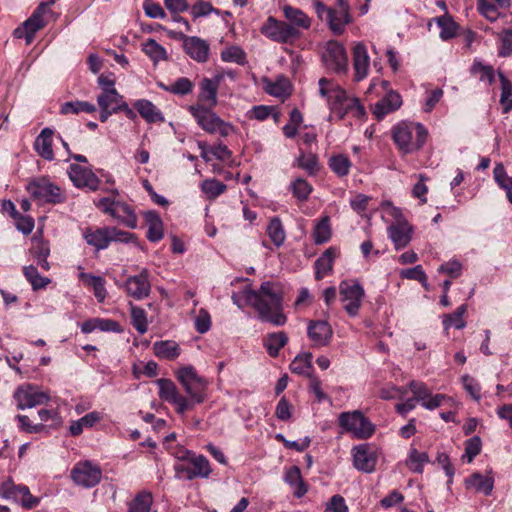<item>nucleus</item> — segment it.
<instances>
[{"mask_svg": "<svg viewBox=\"0 0 512 512\" xmlns=\"http://www.w3.org/2000/svg\"><path fill=\"white\" fill-rule=\"evenodd\" d=\"M14 398L17 401L18 409L21 410L45 404L50 399L46 392L31 385L19 387L14 393Z\"/></svg>", "mask_w": 512, "mask_h": 512, "instance_id": "nucleus-15", "label": "nucleus"}, {"mask_svg": "<svg viewBox=\"0 0 512 512\" xmlns=\"http://www.w3.org/2000/svg\"><path fill=\"white\" fill-rule=\"evenodd\" d=\"M189 111L198 125L208 133L227 137L234 131V127L230 123L223 121L211 108L196 104L189 106Z\"/></svg>", "mask_w": 512, "mask_h": 512, "instance_id": "nucleus-5", "label": "nucleus"}, {"mask_svg": "<svg viewBox=\"0 0 512 512\" xmlns=\"http://www.w3.org/2000/svg\"><path fill=\"white\" fill-rule=\"evenodd\" d=\"M328 165L338 177H345L349 174L352 163L348 156L337 154L329 158Z\"/></svg>", "mask_w": 512, "mask_h": 512, "instance_id": "nucleus-40", "label": "nucleus"}, {"mask_svg": "<svg viewBox=\"0 0 512 512\" xmlns=\"http://www.w3.org/2000/svg\"><path fill=\"white\" fill-rule=\"evenodd\" d=\"M0 497L19 502L24 508L31 509L39 504V498L34 497L27 486L15 485L7 480L0 485Z\"/></svg>", "mask_w": 512, "mask_h": 512, "instance_id": "nucleus-14", "label": "nucleus"}, {"mask_svg": "<svg viewBox=\"0 0 512 512\" xmlns=\"http://www.w3.org/2000/svg\"><path fill=\"white\" fill-rule=\"evenodd\" d=\"M97 103L98 106H105L118 112L123 103V97L116 90H109L98 95Z\"/></svg>", "mask_w": 512, "mask_h": 512, "instance_id": "nucleus-44", "label": "nucleus"}, {"mask_svg": "<svg viewBox=\"0 0 512 512\" xmlns=\"http://www.w3.org/2000/svg\"><path fill=\"white\" fill-rule=\"evenodd\" d=\"M465 486L467 489L474 490L475 492L490 495L494 488V478L491 475L473 473L465 479Z\"/></svg>", "mask_w": 512, "mask_h": 512, "instance_id": "nucleus-26", "label": "nucleus"}, {"mask_svg": "<svg viewBox=\"0 0 512 512\" xmlns=\"http://www.w3.org/2000/svg\"><path fill=\"white\" fill-rule=\"evenodd\" d=\"M145 220L148 225L147 238L151 242H158L163 238V222L154 211L145 213Z\"/></svg>", "mask_w": 512, "mask_h": 512, "instance_id": "nucleus-31", "label": "nucleus"}, {"mask_svg": "<svg viewBox=\"0 0 512 512\" xmlns=\"http://www.w3.org/2000/svg\"><path fill=\"white\" fill-rule=\"evenodd\" d=\"M153 497L150 492L138 493L128 505V512H150Z\"/></svg>", "mask_w": 512, "mask_h": 512, "instance_id": "nucleus-41", "label": "nucleus"}, {"mask_svg": "<svg viewBox=\"0 0 512 512\" xmlns=\"http://www.w3.org/2000/svg\"><path fill=\"white\" fill-rule=\"evenodd\" d=\"M494 180L500 188L506 191L507 198L512 204V176H508L504 165L497 163L493 170Z\"/></svg>", "mask_w": 512, "mask_h": 512, "instance_id": "nucleus-37", "label": "nucleus"}, {"mask_svg": "<svg viewBox=\"0 0 512 512\" xmlns=\"http://www.w3.org/2000/svg\"><path fill=\"white\" fill-rule=\"evenodd\" d=\"M95 111L96 106L86 101L66 102L61 106V113L64 115L79 114L81 112L93 113Z\"/></svg>", "mask_w": 512, "mask_h": 512, "instance_id": "nucleus-48", "label": "nucleus"}, {"mask_svg": "<svg viewBox=\"0 0 512 512\" xmlns=\"http://www.w3.org/2000/svg\"><path fill=\"white\" fill-rule=\"evenodd\" d=\"M27 190L39 204H58L65 201L61 189L46 178L34 179L28 184Z\"/></svg>", "mask_w": 512, "mask_h": 512, "instance_id": "nucleus-7", "label": "nucleus"}, {"mask_svg": "<svg viewBox=\"0 0 512 512\" xmlns=\"http://www.w3.org/2000/svg\"><path fill=\"white\" fill-rule=\"evenodd\" d=\"M481 452V439L478 436H474L466 441L465 454L468 458V462H471Z\"/></svg>", "mask_w": 512, "mask_h": 512, "instance_id": "nucleus-64", "label": "nucleus"}, {"mask_svg": "<svg viewBox=\"0 0 512 512\" xmlns=\"http://www.w3.org/2000/svg\"><path fill=\"white\" fill-rule=\"evenodd\" d=\"M291 190L298 200H306L312 192V186L303 178H298L291 183Z\"/></svg>", "mask_w": 512, "mask_h": 512, "instance_id": "nucleus-55", "label": "nucleus"}, {"mask_svg": "<svg viewBox=\"0 0 512 512\" xmlns=\"http://www.w3.org/2000/svg\"><path fill=\"white\" fill-rule=\"evenodd\" d=\"M461 382L463 384L466 392L475 400L480 401L481 399V386L477 382V380L471 377L468 374H465L461 377Z\"/></svg>", "mask_w": 512, "mask_h": 512, "instance_id": "nucleus-57", "label": "nucleus"}, {"mask_svg": "<svg viewBox=\"0 0 512 512\" xmlns=\"http://www.w3.org/2000/svg\"><path fill=\"white\" fill-rule=\"evenodd\" d=\"M322 61L325 67L335 73H346L348 69V56L345 48L337 41H328L322 52Z\"/></svg>", "mask_w": 512, "mask_h": 512, "instance_id": "nucleus-10", "label": "nucleus"}, {"mask_svg": "<svg viewBox=\"0 0 512 512\" xmlns=\"http://www.w3.org/2000/svg\"><path fill=\"white\" fill-rule=\"evenodd\" d=\"M477 8L479 13L491 22L496 21L499 17L496 6L487 0H477Z\"/></svg>", "mask_w": 512, "mask_h": 512, "instance_id": "nucleus-61", "label": "nucleus"}, {"mask_svg": "<svg viewBox=\"0 0 512 512\" xmlns=\"http://www.w3.org/2000/svg\"><path fill=\"white\" fill-rule=\"evenodd\" d=\"M183 40V48L185 52L195 61L204 63L209 58V43L197 36H187L180 34Z\"/></svg>", "mask_w": 512, "mask_h": 512, "instance_id": "nucleus-17", "label": "nucleus"}, {"mask_svg": "<svg viewBox=\"0 0 512 512\" xmlns=\"http://www.w3.org/2000/svg\"><path fill=\"white\" fill-rule=\"evenodd\" d=\"M143 52L154 62L165 61L168 59L166 49L157 43L154 39H148L143 43Z\"/></svg>", "mask_w": 512, "mask_h": 512, "instance_id": "nucleus-42", "label": "nucleus"}, {"mask_svg": "<svg viewBox=\"0 0 512 512\" xmlns=\"http://www.w3.org/2000/svg\"><path fill=\"white\" fill-rule=\"evenodd\" d=\"M500 46L498 55L501 57H508L512 55V29L503 30L499 34Z\"/></svg>", "mask_w": 512, "mask_h": 512, "instance_id": "nucleus-58", "label": "nucleus"}, {"mask_svg": "<svg viewBox=\"0 0 512 512\" xmlns=\"http://www.w3.org/2000/svg\"><path fill=\"white\" fill-rule=\"evenodd\" d=\"M101 416L99 412L93 411L82 418L73 421L70 425L69 431L72 436H78L83 432L84 428L92 427L95 423L100 421Z\"/></svg>", "mask_w": 512, "mask_h": 512, "instance_id": "nucleus-39", "label": "nucleus"}, {"mask_svg": "<svg viewBox=\"0 0 512 512\" xmlns=\"http://www.w3.org/2000/svg\"><path fill=\"white\" fill-rule=\"evenodd\" d=\"M71 478L79 486L92 488L101 481L102 471L97 464L83 461L75 464L71 470Z\"/></svg>", "mask_w": 512, "mask_h": 512, "instance_id": "nucleus-12", "label": "nucleus"}, {"mask_svg": "<svg viewBox=\"0 0 512 512\" xmlns=\"http://www.w3.org/2000/svg\"><path fill=\"white\" fill-rule=\"evenodd\" d=\"M154 354L163 359L174 360L180 354L179 345L174 341H158L153 344Z\"/></svg>", "mask_w": 512, "mask_h": 512, "instance_id": "nucleus-34", "label": "nucleus"}, {"mask_svg": "<svg viewBox=\"0 0 512 512\" xmlns=\"http://www.w3.org/2000/svg\"><path fill=\"white\" fill-rule=\"evenodd\" d=\"M242 294L245 301L258 312L260 320L275 326H283L286 323L282 290L277 283L263 282L258 291L246 288Z\"/></svg>", "mask_w": 512, "mask_h": 512, "instance_id": "nucleus-1", "label": "nucleus"}, {"mask_svg": "<svg viewBox=\"0 0 512 512\" xmlns=\"http://www.w3.org/2000/svg\"><path fill=\"white\" fill-rule=\"evenodd\" d=\"M392 216L396 221L388 227L387 232L395 246V249L400 250L410 243L413 228L405 219L402 218L401 211L399 209L393 208Z\"/></svg>", "mask_w": 512, "mask_h": 512, "instance_id": "nucleus-13", "label": "nucleus"}, {"mask_svg": "<svg viewBox=\"0 0 512 512\" xmlns=\"http://www.w3.org/2000/svg\"><path fill=\"white\" fill-rule=\"evenodd\" d=\"M54 3L53 0L49 2H42L39 6L33 11L32 15L24 21L25 26L29 31L28 36V45L32 43L36 32L44 28L47 24L45 17L48 14H51L50 6Z\"/></svg>", "mask_w": 512, "mask_h": 512, "instance_id": "nucleus-19", "label": "nucleus"}, {"mask_svg": "<svg viewBox=\"0 0 512 512\" xmlns=\"http://www.w3.org/2000/svg\"><path fill=\"white\" fill-rule=\"evenodd\" d=\"M221 59L225 62L243 65L245 63V53L238 46H230L221 52Z\"/></svg>", "mask_w": 512, "mask_h": 512, "instance_id": "nucleus-56", "label": "nucleus"}, {"mask_svg": "<svg viewBox=\"0 0 512 512\" xmlns=\"http://www.w3.org/2000/svg\"><path fill=\"white\" fill-rule=\"evenodd\" d=\"M193 83L186 77L178 78L173 84L169 85L170 93L175 95H187L193 90Z\"/></svg>", "mask_w": 512, "mask_h": 512, "instance_id": "nucleus-59", "label": "nucleus"}, {"mask_svg": "<svg viewBox=\"0 0 512 512\" xmlns=\"http://www.w3.org/2000/svg\"><path fill=\"white\" fill-rule=\"evenodd\" d=\"M319 93L322 97L327 98L328 101L333 100L337 104H341L346 100V92L327 78L319 80Z\"/></svg>", "mask_w": 512, "mask_h": 512, "instance_id": "nucleus-28", "label": "nucleus"}, {"mask_svg": "<svg viewBox=\"0 0 512 512\" xmlns=\"http://www.w3.org/2000/svg\"><path fill=\"white\" fill-rule=\"evenodd\" d=\"M339 293L344 310L351 317L357 316L365 296L361 284L354 279L343 280L339 284Z\"/></svg>", "mask_w": 512, "mask_h": 512, "instance_id": "nucleus-6", "label": "nucleus"}, {"mask_svg": "<svg viewBox=\"0 0 512 512\" xmlns=\"http://www.w3.org/2000/svg\"><path fill=\"white\" fill-rule=\"evenodd\" d=\"M54 132L50 128H44L37 136L34 148L36 152L45 160H52L54 153L52 149V136Z\"/></svg>", "mask_w": 512, "mask_h": 512, "instance_id": "nucleus-29", "label": "nucleus"}, {"mask_svg": "<svg viewBox=\"0 0 512 512\" xmlns=\"http://www.w3.org/2000/svg\"><path fill=\"white\" fill-rule=\"evenodd\" d=\"M349 21V13L346 11V8L344 7L343 9L339 10L334 9V15H332V17H329L327 23L329 24V27L334 34L340 35L344 31V28L349 23Z\"/></svg>", "mask_w": 512, "mask_h": 512, "instance_id": "nucleus-43", "label": "nucleus"}, {"mask_svg": "<svg viewBox=\"0 0 512 512\" xmlns=\"http://www.w3.org/2000/svg\"><path fill=\"white\" fill-rule=\"evenodd\" d=\"M32 253L37 264L45 271H48L50 269V264L47 260L50 254L49 246L46 243L39 242L35 247H33Z\"/></svg>", "mask_w": 512, "mask_h": 512, "instance_id": "nucleus-54", "label": "nucleus"}, {"mask_svg": "<svg viewBox=\"0 0 512 512\" xmlns=\"http://www.w3.org/2000/svg\"><path fill=\"white\" fill-rule=\"evenodd\" d=\"M23 274L27 281L31 284L33 290L45 288L49 283L50 279L43 277L38 273L35 266L29 265L23 268Z\"/></svg>", "mask_w": 512, "mask_h": 512, "instance_id": "nucleus-47", "label": "nucleus"}, {"mask_svg": "<svg viewBox=\"0 0 512 512\" xmlns=\"http://www.w3.org/2000/svg\"><path fill=\"white\" fill-rule=\"evenodd\" d=\"M312 357V353L310 352L297 355L290 364L291 372L298 375L311 377Z\"/></svg>", "mask_w": 512, "mask_h": 512, "instance_id": "nucleus-35", "label": "nucleus"}, {"mask_svg": "<svg viewBox=\"0 0 512 512\" xmlns=\"http://www.w3.org/2000/svg\"><path fill=\"white\" fill-rule=\"evenodd\" d=\"M266 233L276 247L282 246L286 239L284 227L278 217L270 219L266 228Z\"/></svg>", "mask_w": 512, "mask_h": 512, "instance_id": "nucleus-36", "label": "nucleus"}, {"mask_svg": "<svg viewBox=\"0 0 512 512\" xmlns=\"http://www.w3.org/2000/svg\"><path fill=\"white\" fill-rule=\"evenodd\" d=\"M339 424L358 439L369 438L375 430L374 425L358 410L341 413Z\"/></svg>", "mask_w": 512, "mask_h": 512, "instance_id": "nucleus-8", "label": "nucleus"}, {"mask_svg": "<svg viewBox=\"0 0 512 512\" xmlns=\"http://www.w3.org/2000/svg\"><path fill=\"white\" fill-rule=\"evenodd\" d=\"M68 175L74 185L78 188L87 187L95 191L99 187L100 180L88 168L82 167L78 164H71L68 170Z\"/></svg>", "mask_w": 512, "mask_h": 512, "instance_id": "nucleus-18", "label": "nucleus"}, {"mask_svg": "<svg viewBox=\"0 0 512 512\" xmlns=\"http://www.w3.org/2000/svg\"><path fill=\"white\" fill-rule=\"evenodd\" d=\"M335 255L336 250L330 247L315 261V278L317 280H321L332 270Z\"/></svg>", "mask_w": 512, "mask_h": 512, "instance_id": "nucleus-32", "label": "nucleus"}, {"mask_svg": "<svg viewBox=\"0 0 512 512\" xmlns=\"http://www.w3.org/2000/svg\"><path fill=\"white\" fill-rule=\"evenodd\" d=\"M401 276L406 279H412V280H417V281L421 282L422 285L424 286V288L426 290H428V285L426 282L427 276L420 265H417L413 268L403 270L401 272Z\"/></svg>", "mask_w": 512, "mask_h": 512, "instance_id": "nucleus-62", "label": "nucleus"}, {"mask_svg": "<svg viewBox=\"0 0 512 512\" xmlns=\"http://www.w3.org/2000/svg\"><path fill=\"white\" fill-rule=\"evenodd\" d=\"M131 319L132 325L134 326L138 333L144 334L147 332L148 323L146 312L144 309L131 305Z\"/></svg>", "mask_w": 512, "mask_h": 512, "instance_id": "nucleus-51", "label": "nucleus"}, {"mask_svg": "<svg viewBox=\"0 0 512 512\" xmlns=\"http://www.w3.org/2000/svg\"><path fill=\"white\" fill-rule=\"evenodd\" d=\"M134 108L148 123H161L165 120L162 112L149 100L141 99L136 101Z\"/></svg>", "mask_w": 512, "mask_h": 512, "instance_id": "nucleus-27", "label": "nucleus"}, {"mask_svg": "<svg viewBox=\"0 0 512 512\" xmlns=\"http://www.w3.org/2000/svg\"><path fill=\"white\" fill-rule=\"evenodd\" d=\"M187 454L191 455V457H189V462L193 466V469L196 471L198 477L207 478L211 473L208 459L203 455L196 456L190 452H187Z\"/></svg>", "mask_w": 512, "mask_h": 512, "instance_id": "nucleus-50", "label": "nucleus"}, {"mask_svg": "<svg viewBox=\"0 0 512 512\" xmlns=\"http://www.w3.org/2000/svg\"><path fill=\"white\" fill-rule=\"evenodd\" d=\"M429 462V456L426 452H420L416 448L409 450L408 457L406 459V466L414 473H422L423 467Z\"/></svg>", "mask_w": 512, "mask_h": 512, "instance_id": "nucleus-38", "label": "nucleus"}, {"mask_svg": "<svg viewBox=\"0 0 512 512\" xmlns=\"http://www.w3.org/2000/svg\"><path fill=\"white\" fill-rule=\"evenodd\" d=\"M401 105L402 98L400 94L395 91H390L375 104L373 113L378 119H382L388 113L400 108Z\"/></svg>", "mask_w": 512, "mask_h": 512, "instance_id": "nucleus-25", "label": "nucleus"}, {"mask_svg": "<svg viewBox=\"0 0 512 512\" xmlns=\"http://www.w3.org/2000/svg\"><path fill=\"white\" fill-rule=\"evenodd\" d=\"M260 32L272 41L282 44L292 43L300 37V33L295 32L292 26H288L286 22L272 16H269L263 23Z\"/></svg>", "mask_w": 512, "mask_h": 512, "instance_id": "nucleus-9", "label": "nucleus"}, {"mask_svg": "<svg viewBox=\"0 0 512 512\" xmlns=\"http://www.w3.org/2000/svg\"><path fill=\"white\" fill-rule=\"evenodd\" d=\"M498 76L501 82L500 103L503 106V112L508 113L512 109V83L502 71H498Z\"/></svg>", "mask_w": 512, "mask_h": 512, "instance_id": "nucleus-45", "label": "nucleus"}, {"mask_svg": "<svg viewBox=\"0 0 512 512\" xmlns=\"http://www.w3.org/2000/svg\"><path fill=\"white\" fill-rule=\"evenodd\" d=\"M111 217L120 221L129 228L133 229L137 226V217L133 209L124 202L116 201Z\"/></svg>", "mask_w": 512, "mask_h": 512, "instance_id": "nucleus-30", "label": "nucleus"}, {"mask_svg": "<svg viewBox=\"0 0 512 512\" xmlns=\"http://www.w3.org/2000/svg\"><path fill=\"white\" fill-rule=\"evenodd\" d=\"M409 389L414 395L413 399L420 401L421 403L430 397L431 392L423 382L411 381L409 383Z\"/></svg>", "mask_w": 512, "mask_h": 512, "instance_id": "nucleus-63", "label": "nucleus"}, {"mask_svg": "<svg viewBox=\"0 0 512 512\" xmlns=\"http://www.w3.org/2000/svg\"><path fill=\"white\" fill-rule=\"evenodd\" d=\"M370 58L367 48L364 44L358 43L353 49V67L355 70V79L360 81L368 75Z\"/></svg>", "mask_w": 512, "mask_h": 512, "instance_id": "nucleus-24", "label": "nucleus"}, {"mask_svg": "<svg viewBox=\"0 0 512 512\" xmlns=\"http://www.w3.org/2000/svg\"><path fill=\"white\" fill-rule=\"evenodd\" d=\"M307 333L314 346L323 347L330 342L333 330L327 321L318 320L310 322Z\"/></svg>", "mask_w": 512, "mask_h": 512, "instance_id": "nucleus-22", "label": "nucleus"}, {"mask_svg": "<svg viewBox=\"0 0 512 512\" xmlns=\"http://www.w3.org/2000/svg\"><path fill=\"white\" fill-rule=\"evenodd\" d=\"M222 76L214 78H204L199 84L198 101L204 103L208 108H213L218 104L217 92Z\"/></svg>", "mask_w": 512, "mask_h": 512, "instance_id": "nucleus-21", "label": "nucleus"}, {"mask_svg": "<svg viewBox=\"0 0 512 512\" xmlns=\"http://www.w3.org/2000/svg\"><path fill=\"white\" fill-rule=\"evenodd\" d=\"M288 342L285 332H275L268 334L264 339V346L271 357H277L281 348Z\"/></svg>", "mask_w": 512, "mask_h": 512, "instance_id": "nucleus-33", "label": "nucleus"}, {"mask_svg": "<svg viewBox=\"0 0 512 512\" xmlns=\"http://www.w3.org/2000/svg\"><path fill=\"white\" fill-rule=\"evenodd\" d=\"M176 379L187 393V401L190 403V410L196 404H201L207 397L208 381L200 376L193 366H183L176 373Z\"/></svg>", "mask_w": 512, "mask_h": 512, "instance_id": "nucleus-2", "label": "nucleus"}, {"mask_svg": "<svg viewBox=\"0 0 512 512\" xmlns=\"http://www.w3.org/2000/svg\"><path fill=\"white\" fill-rule=\"evenodd\" d=\"M427 134V130L420 123H400L393 129V139L404 154L420 150L426 142Z\"/></svg>", "mask_w": 512, "mask_h": 512, "instance_id": "nucleus-3", "label": "nucleus"}, {"mask_svg": "<svg viewBox=\"0 0 512 512\" xmlns=\"http://www.w3.org/2000/svg\"><path fill=\"white\" fill-rule=\"evenodd\" d=\"M285 481L296 487L295 495L302 497L307 492V487L301 478V471L297 466L291 467L285 474Z\"/></svg>", "mask_w": 512, "mask_h": 512, "instance_id": "nucleus-46", "label": "nucleus"}, {"mask_svg": "<svg viewBox=\"0 0 512 512\" xmlns=\"http://www.w3.org/2000/svg\"><path fill=\"white\" fill-rule=\"evenodd\" d=\"M471 72L473 74H480L481 81H488L489 84H492L494 81V69L490 65H484L481 62L475 61L471 67Z\"/></svg>", "mask_w": 512, "mask_h": 512, "instance_id": "nucleus-60", "label": "nucleus"}, {"mask_svg": "<svg viewBox=\"0 0 512 512\" xmlns=\"http://www.w3.org/2000/svg\"><path fill=\"white\" fill-rule=\"evenodd\" d=\"M128 296L142 300L149 296L151 284L149 282V271L143 268L138 275L130 276L124 284Z\"/></svg>", "mask_w": 512, "mask_h": 512, "instance_id": "nucleus-16", "label": "nucleus"}, {"mask_svg": "<svg viewBox=\"0 0 512 512\" xmlns=\"http://www.w3.org/2000/svg\"><path fill=\"white\" fill-rule=\"evenodd\" d=\"M331 237V229L329 224V218L323 217L316 225L314 230V241L316 244H323L327 242Z\"/></svg>", "mask_w": 512, "mask_h": 512, "instance_id": "nucleus-53", "label": "nucleus"}, {"mask_svg": "<svg viewBox=\"0 0 512 512\" xmlns=\"http://www.w3.org/2000/svg\"><path fill=\"white\" fill-rule=\"evenodd\" d=\"M283 15L288 26H292L295 32L301 34V30H307L311 26V18L301 9L291 5L282 7Z\"/></svg>", "mask_w": 512, "mask_h": 512, "instance_id": "nucleus-23", "label": "nucleus"}, {"mask_svg": "<svg viewBox=\"0 0 512 512\" xmlns=\"http://www.w3.org/2000/svg\"><path fill=\"white\" fill-rule=\"evenodd\" d=\"M83 238L88 245L99 251L106 249L111 242L128 243L134 239V234L116 227H88L83 231Z\"/></svg>", "mask_w": 512, "mask_h": 512, "instance_id": "nucleus-4", "label": "nucleus"}, {"mask_svg": "<svg viewBox=\"0 0 512 512\" xmlns=\"http://www.w3.org/2000/svg\"><path fill=\"white\" fill-rule=\"evenodd\" d=\"M353 463L356 469L370 473L374 471L377 463L375 450L367 445L361 444L353 448Z\"/></svg>", "mask_w": 512, "mask_h": 512, "instance_id": "nucleus-20", "label": "nucleus"}, {"mask_svg": "<svg viewBox=\"0 0 512 512\" xmlns=\"http://www.w3.org/2000/svg\"><path fill=\"white\" fill-rule=\"evenodd\" d=\"M159 387V397L175 407V411L183 415L190 410L187 397L182 395L175 383L170 379L160 378L156 380Z\"/></svg>", "mask_w": 512, "mask_h": 512, "instance_id": "nucleus-11", "label": "nucleus"}, {"mask_svg": "<svg viewBox=\"0 0 512 512\" xmlns=\"http://www.w3.org/2000/svg\"><path fill=\"white\" fill-rule=\"evenodd\" d=\"M201 190L209 198H216L226 190V185L216 179H208L201 183Z\"/></svg>", "mask_w": 512, "mask_h": 512, "instance_id": "nucleus-52", "label": "nucleus"}, {"mask_svg": "<svg viewBox=\"0 0 512 512\" xmlns=\"http://www.w3.org/2000/svg\"><path fill=\"white\" fill-rule=\"evenodd\" d=\"M437 24L441 28L440 38L442 40H449L456 35L458 28L457 23L449 15L440 16L437 18Z\"/></svg>", "mask_w": 512, "mask_h": 512, "instance_id": "nucleus-49", "label": "nucleus"}]
</instances>
